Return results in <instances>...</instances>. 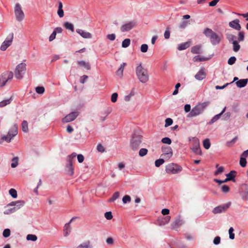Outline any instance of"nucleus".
Wrapping results in <instances>:
<instances>
[{
  "mask_svg": "<svg viewBox=\"0 0 248 248\" xmlns=\"http://www.w3.org/2000/svg\"><path fill=\"white\" fill-rule=\"evenodd\" d=\"M136 74L139 80L142 83H146L149 79L148 71L141 64H139L136 68Z\"/></svg>",
  "mask_w": 248,
  "mask_h": 248,
  "instance_id": "obj_1",
  "label": "nucleus"
},
{
  "mask_svg": "<svg viewBox=\"0 0 248 248\" xmlns=\"http://www.w3.org/2000/svg\"><path fill=\"white\" fill-rule=\"evenodd\" d=\"M231 203H228L223 205L218 206L214 208L213 213L215 214L225 212L229 207Z\"/></svg>",
  "mask_w": 248,
  "mask_h": 248,
  "instance_id": "obj_13",
  "label": "nucleus"
},
{
  "mask_svg": "<svg viewBox=\"0 0 248 248\" xmlns=\"http://www.w3.org/2000/svg\"><path fill=\"white\" fill-rule=\"evenodd\" d=\"M64 27L67 30H70L72 32L74 31V26L72 23H69L68 22H65L64 23Z\"/></svg>",
  "mask_w": 248,
  "mask_h": 248,
  "instance_id": "obj_33",
  "label": "nucleus"
},
{
  "mask_svg": "<svg viewBox=\"0 0 248 248\" xmlns=\"http://www.w3.org/2000/svg\"><path fill=\"white\" fill-rule=\"evenodd\" d=\"M244 33L242 31H240L238 33V40L239 42L243 41L244 40Z\"/></svg>",
  "mask_w": 248,
  "mask_h": 248,
  "instance_id": "obj_59",
  "label": "nucleus"
},
{
  "mask_svg": "<svg viewBox=\"0 0 248 248\" xmlns=\"http://www.w3.org/2000/svg\"><path fill=\"white\" fill-rule=\"evenodd\" d=\"M12 97L11 96L9 99H7L0 102V108H3L7 105L10 104L12 101Z\"/></svg>",
  "mask_w": 248,
  "mask_h": 248,
  "instance_id": "obj_29",
  "label": "nucleus"
},
{
  "mask_svg": "<svg viewBox=\"0 0 248 248\" xmlns=\"http://www.w3.org/2000/svg\"><path fill=\"white\" fill-rule=\"evenodd\" d=\"M15 14L16 19L18 21H21L24 18V14L22 10L21 6L19 3H17L15 8Z\"/></svg>",
  "mask_w": 248,
  "mask_h": 248,
  "instance_id": "obj_9",
  "label": "nucleus"
},
{
  "mask_svg": "<svg viewBox=\"0 0 248 248\" xmlns=\"http://www.w3.org/2000/svg\"><path fill=\"white\" fill-rule=\"evenodd\" d=\"M232 44L233 46V50L234 52L238 51L240 48V46L238 44V42L237 41H233L232 42Z\"/></svg>",
  "mask_w": 248,
  "mask_h": 248,
  "instance_id": "obj_35",
  "label": "nucleus"
},
{
  "mask_svg": "<svg viewBox=\"0 0 248 248\" xmlns=\"http://www.w3.org/2000/svg\"><path fill=\"white\" fill-rule=\"evenodd\" d=\"M239 164L242 167H245L247 164L246 158L241 157L240 159Z\"/></svg>",
  "mask_w": 248,
  "mask_h": 248,
  "instance_id": "obj_46",
  "label": "nucleus"
},
{
  "mask_svg": "<svg viewBox=\"0 0 248 248\" xmlns=\"http://www.w3.org/2000/svg\"><path fill=\"white\" fill-rule=\"evenodd\" d=\"M12 161L13 162L11 164V167L14 168L17 167L18 164V158L17 157H15L12 159Z\"/></svg>",
  "mask_w": 248,
  "mask_h": 248,
  "instance_id": "obj_40",
  "label": "nucleus"
},
{
  "mask_svg": "<svg viewBox=\"0 0 248 248\" xmlns=\"http://www.w3.org/2000/svg\"><path fill=\"white\" fill-rule=\"evenodd\" d=\"M162 151L163 154L161 155V157L164 158L166 160L169 159L173 155L172 150L170 146H162Z\"/></svg>",
  "mask_w": 248,
  "mask_h": 248,
  "instance_id": "obj_10",
  "label": "nucleus"
},
{
  "mask_svg": "<svg viewBox=\"0 0 248 248\" xmlns=\"http://www.w3.org/2000/svg\"><path fill=\"white\" fill-rule=\"evenodd\" d=\"M182 170V166L174 163L168 164L165 167L166 172L170 175L179 173Z\"/></svg>",
  "mask_w": 248,
  "mask_h": 248,
  "instance_id": "obj_4",
  "label": "nucleus"
},
{
  "mask_svg": "<svg viewBox=\"0 0 248 248\" xmlns=\"http://www.w3.org/2000/svg\"><path fill=\"white\" fill-rule=\"evenodd\" d=\"M119 192H115L112 197L108 200L109 202H114L115 200H116L117 199H118L119 197Z\"/></svg>",
  "mask_w": 248,
  "mask_h": 248,
  "instance_id": "obj_43",
  "label": "nucleus"
},
{
  "mask_svg": "<svg viewBox=\"0 0 248 248\" xmlns=\"http://www.w3.org/2000/svg\"><path fill=\"white\" fill-rule=\"evenodd\" d=\"M76 31L78 33L80 34L83 38L89 39L92 37V35L90 32L85 31L84 30L78 29H77Z\"/></svg>",
  "mask_w": 248,
  "mask_h": 248,
  "instance_id": "obj_19",
  "label": "nucleus"
},
{
  "mask_svg": "<svg viewBox=\"0 0 248 248\" xmlns=\"http://www.w3.org/2000/svg\"><path fill=\"white\" fill-rule=\"evenodd\" d=\"M13 78V74L11 71H6L3 73L0 78V87H3L9 81Z\"/></svg>",
  "mask_w": 248,
  "mask_h": 248,
  "instance_id": "obj_7",
  "label": "nucleus"
},
{
  "mask_svg": "<svg viewBox=\"0 0 248 248\" xmlns=\"http://www.w3.org/2000/svg\"><path fill=\"white\" fill-rule=\"evenodd\" d=\"M161 141L163 143L168 144H170L171 143V140L168 137L164 138L162 139Z\"/></svg>",
  "mask_w": 248,
  "mask_h": 248,
  "instance_id": "obj_56",
  "label": "nucleus"
},
{
  "mask_svg": "<svg viewBox=\"0 0 248 248\" xmlns=\"http://www.w3.org/2000/svg\"><path fill=\"white\" fill-rule=\"evenodd\" d=\"M10 195L14 198H16L17 196V192L16 189L11 188L9 190Z\"/></svg>",
  "mask_w": 248,
  "mask_h": 248,
  "instance_id": "obj_44",
  "label": "nucleus"
},
{
  "mask_svg": "<svg viewBox=\"0 0 248 248\" xmlns=\"http://www.w3.org/2000/svg\"><path fill=\"white\" fill-rule=\"evenodd\" d=\"M136 23L134 21H130L123 25L120 30L122 32L128 31L136 26Z\"/></svg>",
  "mask_w": 248,
  "mask_h": 248,
  "instance_id": "obj_11",
  "label": "nucleus"
},
{
  "mask_svg": "<svg viewBox=\"0 0 248 248\" xmlns=\"http://www.w3.org/2000/svg\"><path fill=\"white\" fill-rule=\"evenodd\" d=\"M148 46L147 44H142L140 46V51L145 53L148 50Z\"/></svg>",
  "mask_w": 248,
  "mask_h": 248,
  "instance_id": "obj_55",
  "label": "nucleus"
},
{
  "mask_svg": "<svg viewBox=\"0 0 248 248\" xmlns=\"http://www.w3.org/2000/svg\"><path fill=\"white\" fill-rule=\"evenodd\" d=\"M236 60V58L234 56H232L229 59L228 63L229 65H232L235 63Z\"/></svg>",
  "mask_w": 248,
  "mask_h": 248,
  "instance_id": "obj_54",
  "label": "nucleus"
},
{
  "mask_svg": "<svg viewBox=\"0 0 248 248\" xmlns=\"http://www.w3.org/2000/svg\"><path fill=\"white\" fill-rule=\"evenodd\" d=\"M11 234V231L9 229H5L3 232V236L4 237H8Z\"/></svg>",
  "mask_w": 248,
  "mask_h": 248,
  "instance_id": "obj_52",
  "label": "nucleus"
},
{
  "mask_svg": "<svg viewBox=\"0 0 248 248\" xmlns=\"http://www.w3.org/2000/svg\"><path fill=\"white\" fill-rule=\"evenodd\" d=\"M126 65V63L123 62L120 65V68L116 71V74L117 76L122 77L123 75V72L124 70V67Z\"/></svg>",
  "mask_w": 248,
  "mask_h": 248,
  "instance_id": "obj_27",
  "label": "nucleus"
},
{
  "mask_svg": "<svg viewBox=\"0 0 248 248\" xmlns=\"http://www.w3.org/2000/svg\"><path fill=\"white\" fill-rule=\"evenodd\" d=\"M207 60V59L205 58L200 57V56H196L193 58L194 62H202L205 61Z\"/></svg>",
  "mask_w": 248,
  "mask_h": 248,
  "instance_id": "obj_47",
  "label": "nucleus"
},
{
  "mask_svg": "<svg viewBox=\"0 0 248 248\" xmlns=\"http://www.w3.org/2000/svg\"><path fill=\"white\" fill-rule=\"evenodd\" d=\"M229 25L230 27L237 30L240 31L241 27L239 24V20L238 19H234L229 22Z\"/></svg>",
  "mask_w": 248,
  "mask_h": 248,
  "instance_id": "obj_17",
  "label": "nucleus"
},
{
  "mask_svg": "<svg viewBox=\"0 0 248 248\" xmlns=\"http://www.w3.org/2000/svg\"><path fill=\"white\" fill-rule=\"evenodd\" d=\"M211 144L208 139L204 140L203 141V146L206 149H208L210 147Z\"/></svg>",
  "mask_w": 248,
  "mask_h": 248,
  "instance_id": "obj_39",
  "label": "nucleus"
},
{
  "mask_svg": "<svg viewBox=\"0 0 248 248\" xmlns=\"http://www.w3.org/2000/svg\"><path fill=\"white\" fill-rule=\"evenodd\" d=\"M35 91L39 94H42L45 92V88L42 86H38L35 88Z\"/></svg>",
  "mask_w": 248,
  "mask_h": 248,
  "instance_id": "obj_48",
  "label": "nucleus"
},
{
  "mask_svg": "<svg viewBox=\"0 0 248 248\" xmlns=\"http://www.w3.org/2000/svg\"><path fill=\"white\" fill-rule=\"evenodd\" d=\"M190 46V43L189 42H185L179 45L178 49L179 50H184L186 49L187 48Z\"/></svg>",
  "mask_w": 248,
  "mask_h": 248,
  "instance_id": "obj_30",
  "label": "nucleus"
},
{
  "mask_svg": "<svg viewBox=\"0 0 248 248\" xmlns=\"http://www.w3.org/2000/svg\"><path fill=\"white\" fill-rule=\"evenodd\" d=\"M27 240L35 241L37 239V237L34 234H28L26 237Z\"/></svg>",
  "mask_w": 248,
  "mask_h": 248,
  "instance_id": "obj_41",
  "label": "nucleus"
},
{
  "mask_svg": "<svg viewBox=\"0 0 248 248\" xmlns=\"http://www.w3.org/2000/svg\"><path fill=\"white\" fill-rule=\"evenodd\" d=\"M235 171L232 170L229 173L226 174L227 178H229L230 181H235L234 178L235 177Z\"/></svg>",
  "mask_w": 248,
  "mask_h": 248,
  "instance_id": "obj_31",
  "label": "nucleus"
},
{
  "mask_svg": "<svg viewBox=\"0 0 248 248\" xmlns=\"http://www.w3.org/2000/svg\"><path fill=\"white\" fill-rule=\"evenodd\" d=\"M123 200V202L124 203H126L127 202H130L131 198L128 195H125L123 198V200Z\"/></svg>",
  "mask_w": 248,
  "mask_h": 248,
  "instance_id": "obj_58",
  "label": "nucleus"
},
{
  "mask_svg": "<svg viewBox=\"0 0 248 248\" xmlns=\"http://www.w3.org/2000/svg\"><path fill=\"white\" fill-rule=\"evenodd\" d=\"M18 133V128L16 124H14L12 126L8 132L7 135H4L1 137V140H4L7 142H10L11 140L14 138Z\"/></svg>",
  "mask_w": 248,
  "mask_h": 248,
  "instance_id": "obj_5",
  "label": "nucleus"
},
{
  "mask_svg": "<svg viewBox=\"0 0 248 248\" xmlns=\"http://www.w3.org/2000/svg\"><path fill=\"white\" fill-rule=\"evenodd\" d=\"M13 39H14V33H11L7 36V37L5 40H6V42H8V43H12Z\"/></svg>",
  "mask_w": 248,
  "mask_h": 248,
  "instance_id": "obj_50",
  "label": "nucleus"
},
{
  "mask_svg": "<svg viewBox=\"0 0 248 248\" xmlns=\"http://www.w3.org/2000/svg\"><path fill=\"white\" fill-rule=\"evenodd\" d=\"M172 123H173V120H172V119L170 118H167L165 120V127H168V126L171 125L172 124Z\"/></svg>",
  "mask_w": 248,
  "mask_h": 248,
  "instance_id": "obj_49",
  "label": "nucleus"
},
{
  "mask_svg": "<svg viewBox=\"0 0 248 248\" xmlns=\"http://www.w3.org/2000/svg\"><path fill=\"white\" fill-rule=\"evenodd\" d=\"M164 158H160L159 159H157L155 161V165L156 167H159L160 165H161L162 164H163L164 162H165V160H164Z\"/></svg>",
  "mask_w": 248,
  "mask_h": 248,
  "instance_id": "obj_45",
  "label": "nucleus"
},
{
  "mask_svg": "<svg viewBox=\"0 0 248 248\" xmlns=\"http://www.w3.org/2000/svg\"><path fill=\"white\" fill-rule=\"evenodd\" d=\"M12 43H8L5 40L0 46V50L2 51H5L9 46L11 45Z\"/></svg>",
  "mask_w": 248,
  "mask_h": 248,
  "instance_id": "obj_32",
  "label": "nucleus"
},
{
  "mask_svg": "<svg viewBox=\"0 0 248 248\" xmlns=\"http://www.w3.org/2000/svg\"><path fill=\"white\" fill-rule=\"evenodd\" d=\"M15 212L16 210L15 208H14V207L9 208L8 206H7V207L5 208V211H4V214L5 215H9Z\"/></svg>",
  "mask_w": 248,
  "mask_h": 248,
  "instance_id": "obj_36",
  "label": "nucleus"
},
{
  "mask_svg": "<svg viewBox=\"0 0 248 248\" xmlns=\"http://www.w3.org/2000/svg\"><path fill=\"white\" fill-rule=\"evenodd\" d=\"M226 110V107H225L222 111L218 114L216 115L215 116H214L212 119L211 120V121L208 123L209 124H212L215 122H216L217 120H218L221 115Z\"/></svg>",
  "mask_w": 248,
  "mask_h": 248,
  "instance_id": "obj_22",
  "label": "nucleus"
},
{
  "mask_svg": "<svg viewBox=\"0 0 248 248\" xmlns=\"http://www.w3.org/2000/svg\"><path fill=\"white\" fill-rule=\"evenodd\" d=\"M201 46H195L192 47L191 52L193 54H199L201 52Z\"/></svg>",
  "mask_w": 248,
  "mask_h": 248,
  "instance_id": "obj_34",
  "label": "nucleus"
},
{
  "mask_svg": "<svg viewBox=\"0 0 248 248\" xmlns=\"http://www.w3.org/2000/svg\"><path fill=\"white\" fill-rule=\"evenodd\" d=\"M148 152V150L145 148H141L139 151V155L140 156H143L145 155Z\"/></svg>",
  "mask_w": 248,
  "mask_h": 248,
  "instance_id": "obj_51",
  "label": "nucleus"
},
{
  "mask_svg": "<svg viewBox=\"0 0 248 248\" xmlns=\"http://www.w3.org/2000/svg\"><path fill=\"white\" fill-rule=\"evenodd\" d=\"M79 113L78 111L72 112L67 115L62 120L64 123H67L74 121L78 115Z\"/></svg>",
  "mask_w": 248,
  "mask_h": 248,
  "instance_id": "obj_12",
  "label": "nucleus"
},
{
  "mask_svg": "<svg viewBox=\"0 0 248 248\" xmlns=\"http://www.w3.org/2000/svg\"><path fill=\"white\" fill-rule=\"evenodd\" d=\"M244 190L242 194V198L244 200L248 201V186L244 185Z\"/></svg>",
  "mask_w": 248,
  "mask_h": 248,
  "instance_id": "obj_26",
  "label": "nucleus"
},
{
  "mask_svg": "<svg viewBox=\"0 0 248 248\" xmlns=\"http://www.w3.org/2000/svg\"><path fill=\"white\" fill-rule=\"evenodd\" d=\"M78 64L80 67H83L87 70H90L91 65L89 62H86L84 61H78Z\"/></svg>",
  "mask_w": 248,
  "mask_h": 248,
  "instance_id": "obj_20",
  "label": "nucleus"
},
{
  "mask_svg": "<svg viewBox=\"0 0 248 248\" xmlns=\"http://www.w3.org/2000/svg\"><path fill=\"white\" fill-rule=\"evenodd\" d=\"M77 158L79 163H82L84 160V157L81 154L78 155H77Z\"/></svg>",
  "mask_w": 248,
  "mask_h": 248,
  "instance_id": "obj_62",
  "label": "nucleus"
},
{
  "mask_svg": "<svg viewBox=\"0 0 248 248\" xmlns=\"http://www.w3.org/2000/svg\"><path fill=\"white\" fill-rule=\"evenodd\" d=\"M107 37L108 39L110 40V41H114L115 39L116 36L115 34L112 33L108 34L107 36Z\"/></svg>",
  "mask_w": 248,
  "mask_h": 248,
  "instance_id": "obj_63",
  "label": "nucleus"
},
{
  "mask_svg": "<svg viewBox=\"0 0 248 248\" xmlns=\"http://www.w3.org/2000/svg\"><path fill=\"white\" fill-rule=\"evenodd\" d=\"M130 44V40L129 39H124L122 44V46L123 47H128Z\"/></svg>",
  "mask_w": 248,
  "mask_h": 248,
  "instance_id": "obj_42",
  "label": "nucleus"
},
{
  "mask_svg": "<svg viewBox=\"0 0 248 248\" xmlns=\"http://www.w3.org/2000/svg\"><path fill=\"white\" fill-rule=\"evenodd\" d=\"M77 248H93V247L90 244V242L88 241L78 245Z\"/></svg>",
  "mask_w": 248,
  "mask_h": 248,
  "instance_id": "obj_28",
  "label": "nucleus"
},
{
  "mask_svg": "<svg viewBox=\"0 0 248 248\" xmlns=\"http://www.w3.org/2000/svg\"><path fill=\"white\" fill-rule=\"evenodd\" d=\"M105 217L108 220H110L112 218L113 216L112 215L111 212H107L105 213Z\"/></svg>",
  "mask_w": 248,
  "mask_h": 248,
  "instance_id": "obj_61",
  "label": "nucleus"
},
{
  "mask_svg": "<svg viewBox=\"0 0 248 248\" xmlns=\"http://www.w3.org/2000/svg\"><path fill=\"white\" fill-rule=\"evenodd\" d=\"M248 81V78L242 79L236 82L235 84L238 88H243L246 86Z\"/></svg>",
  "mask_w": 248,
  "mask_h": 248,
  "instance_id": "obj_21",
  "label": "nucleus"
},
{
  "mask_svg": "<svg viewBox=\"0 0 248 248\" xmlns=\"http://www.w3.org/2000/svg\"><path fill=\"white\" fill-rule=\"evenodd\" d=\"M75 217H72L68 223H66L65 224V225L64 226V228H63V235H64V236L67 237L70 233L72 229H71V227H70V224L71 223V222L74 219H75Z\"/></svg>",
  "mask_w": 248,
  "mask_h": 248,
  "instance_id": "obj_14",
  "label": "nucleus"
},
{
  "mask_svg": "<svg viewBox=\"0 0 248 248\" xmlns=\"http://www.w3.org/2000/svg\"><path fill=\"white\" fill-rule=\"evenodd\" d=\"M25 204V202L23 201H17L16 202H13L10 203L7 205L8 206H14V208H15V210L16 211L17 210L21 208Z\"/></svg>",
  "mask_w": 248,
  "mask_h": 248,
  "instance_id": "obj_15",
  "label": "nucleus"
},
{
  "mask_svg": "<svg viewBox=\"0 0 248 248\" xmlns=\"http://www.w3.org/2000/svg\"><path fill=\"white\" fill-rule=\"evenodd\" d=\"M226 38L228 40V41L231 42H233V41H235V39H236V36L231 33H227L226 34Z\"/></svg>",
  "mask_w": 248,
  "mask_h": 248,
  "instance_id": "obj_38",
  "label": "nucleus"
},
{
  "mask_svg": "<svg viewBox=\"0 0 248 248\" xmlns=\"http://www.w3.org/2000/svg\"><path fill=\"white\" fill-rule=\"evenodd\" d=\"M208 103L203 102L200 103L194 107L187 115L188 117H193L202 114Z\"/></svg>",
  "mask_w": 248,
  "mask_h": 248,
  "instance_id": "obj_2",
  "label": "nucleus"
},
{
  "mask_svg": "<svg viewBox=\"0 0 248 248\" xmlns=\"http://www.w3.org/2000/svg\"><path fill=\"white\" fill-rule=\"evenodd\" d=\"M222 191H223L224 193H227L230 190L229 187L227 185H223L221 187Z\"/></svg>",
  "mask_w": 248,
  "mask_h": 248,
  "instance_id": "obj_60",
  "label": "nucleus"
},
{
  "mask_svg": "<svg viewBox=\"0 0 248 248\" xmlns=\"http://www.w3.org/2000/svg\"><path fill=\"white\" fill-rule=\"evenodd\" d=\"M204 33L206 37L210 38L213 45L218 44L221 40V37L210 29L206 28L204 31Z\"/></svg>",
  "mask_w": 248,
  "mask_h": 248,
  "instance_id": "obj_3",
  "label": "nucleus"
},
{
  "mask_svg": "<svg viewBox=\"0 0 248 248\" xmlns=\"http://www.w3.org/2000/svg\"><path fill=\"white\" fill-rule=\"evenodd\" d=\"M142 137L140 135L134 134L131 140L130 145L134 151L137 150L141 143Z\"/></svg>",
  "mask_w": 248,
  "mask_h": 248,
  "instance_id": "obj_6",
  "label": "nucleus"
},
{
  "mask_svg": "<svg viewBox=\"0 0 248 248\" xmlns=\"http://www.w3.org/2000/svg\"><path fill=\"white\" fill-rule=\"evenodd\" d=\"M26 64L21 63L17 65L15 70V77L16 78L21 79L23 77V75L26 71Z\"/></svg>",
  "mask_w": 248,
  "mask_h": 248,
  "instance_id": "obj_8",
  "label": "nucleus"
},
{
  "mask_svg": "<svg viewBox=\"0 0 248 248\" xmlns=\"http://www.w3.org/2000/svg\"><path fill=\"white\" fill-rule=\"evenodd\" d=\"M234 230L232 227H231L229 230V237L231 239H234V233H233Z\"/></svg>",
  "mask_w": 248,
  "mask_h": 248,
  "instance_id": "obj_53",
  "label": "nucleus"
},
{
  "mask_svg": "<svg viewBox=\"0 0 248 248\" xmlns=\"http://www.w3.org/2000/svg\"><path fill=\"white\" fill-rule=\"evenodd\" d=\"M22 130L24 132H27L28 131V124L26 121H23L21 124Z\"/></svg>",
  "mask_w": 248,
  "mask_h": 248,
  "instance_id": "obj_37",
  "label": "nucleus"
},
{
  "mask_svg": "<svg viewBox=\"0 0 248 248\" xmlns=\"http://www.w3.org/2000/svg\"><path fill=\"white\" fill-rule=\"evenodd\" d=\"M118 97V93H113L111 96V101L113 103H115L117 101Z\"/></svg>",
  "mask_w": 248,
  "mask_h": 248,
  "instance_id": "obj_57",
  "label": "nucleus"
},
{
  "mask_svg": "<svg viewBox=\"0 0 248 248\" xmlns=\"http://www.w3.org/2000/svg\"><path fill=\"white\" fill-rule=\"evenodd\" d=\"M215 245H218L220 243V237L219 236H216L213 241Z\"/></svg>",
  "mask_w": 248,
  "mask_h": 248,
  "instance_id": "obj_64",
  "label": "nucleus"
},
{
  "mask_svg": "<svg viewBox=\"0 0 248 248\" xmlns=\"http://www.w3.org/2000/svg\"><path fill=\"white\" fill-rule=\"evenodd\" d=\"M206 73L203 68H201L200 71L195 75V78L198 80H202L205 78Z\"/></svg>",
  "mask_w": 248,
  "mask_h": 248,
  "instance_id": "obj_18",
  "label": "nucleus"
},
{
  "mask_svg": "<svg viewBox=\"0 0 248 248\" xmlns=\"http://www.w3.org/2000/svg\"><path fill=\"white\" fill-rule=\"evenodd\" d=\"M65 167L67 173L70 176H72L74 173L73 164H66Z\"/></svg>",
  "mask_w": 248,
  "mask_h": 248,
  "instance_id": "obj_25",
  "label": "nucleus"
},
{
  "mask_svg": "<svg viewBox=\"0 0 248 248\" xmlns=\"http://www.w3.org/2000/svg\"><path fill=\"white\" fill-rule=\"evenodd\" d=\"M193 152L198 155L201 154V150L200 147V144L198 142H195L191 148Z\"/></svg>",
  "mask_w": 248,
  "mask_h": 248,
  "instance_id": "obj_23",
  "label": "nucleus"
},
{
  "mask_svg": "<svg viewBox=\"0 0 248 248\" xmlns=\"http://www.w3.org/2000/svg\"><path fill=\"white\" fill-rule=\"evenodd\" d=\"M76 156L77 154L76 153H73L71 155H68L66 157L67 164H73Z\"/></svg>",
  "mask_w": 248,
  "mask_h": 248,
  "instance_id": "obj_24",
  "label": "nucleus"
},
{
  "mask_svg": "<svg viewBox=\"0 0 248 248\" xmlns=\"http://www.w3.org/2000/svg\"><path fill=\"white\" fill-rule=\"evenodd\" d=\"M183 221L181 218L180 215L176 217L174 221L171 224V226L173 228H177L180 227L183 224Z\"/></svg>",
  "mask_w": 248,
  "mask_h": 248,
  "instance_id": "obj_16",
  "label": "nucleus"
}]
</instances>
